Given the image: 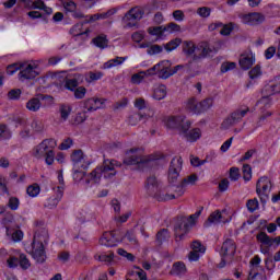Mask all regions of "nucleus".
<instances>
[{"label":"nucleus","instance_id":"obj_1","mask_svg":"<svg viewBox=\"0 0 280 280\" xmlns=\"http://www.w3.org/2000/svg\"><path fill=\"white\" fill-rule=\"evenodd\" d=\"M117 167H121V163L117 160H104L101 166H97L89 175L82 171H74L73 180L81 183L84 189H89L91 183L97 184L105 178H115L117 176Z\"/></svg>","mask_w":280,"mask_h":280},{"label":"nucleus","instance_id":"obj_2","mask_svg":"<svg viewBox=\"0 0 280 280\" xmlns=\"http://www.w3.org/2000/svg\"><path fill=\"white\" fill-rule=\"evenodd\" d=\"M49 240V234L45 228H39L36 230L32 243V255L33 258L38 262H45L47 255L45 254V242Z\"/></svg>","mask_w":280,"mask_h":280},{"label":"nucleus","instance_id":"obj_3","mask_svg":"<svg viewBox=\"0 0 280 280\" xmlns=\"http://www.w3.org/2000/svg\"><path fill=\"white\" fill-rule=\"evenodd\" d=\"M58 142L54 139H45L33 149V156L35 159H45L46 165H54L56 161V147Z\"/></svg>","mask_w":280,"mask_h":280},{"label":"nucleus","instance_id":"obj_4","mask_svg":"<svg viewBox=\"0 0 280 280\" xmlns=\"http://www.w3.org/2000/svg\"><path fill=\"white\" fill-rule=\"evenodd\" d=\"M183 69V65H177L172 68V62L170 60H162L149 69L151 75H158L161 80H167L172 75L178 73Z\"/></svg>","mask_w":280,"mask_h":280},{"label":"nucleus","instance_id":"obj_5","mask_svg":"<svg viewBox=\"0 0 280 280\" xmlns=\"http://www.w3.org/2000/svg\"><path fill=\"white\" fill-rule=\"evenodd\" d=\"M125 165H137L138 170H143L152 163L150 156L145 155L143 149H130L128 155L124 160Z\"/></svg>","mask_w":280,"mask_h":280},{"label":"nucleus","instance_id":"obj_6","mask_svg":"<svg viewBox=\"0 0 280 280\" xmlns=\"http://www.w3.org/2000/svg\"><path fill=\"white\" fill-rule=\"evenodd\" d=\"M198 218H200V211L191 214L189 218H182L178 221V223L175 225L176 242L185 238L189 231H191V226L196 224V220H198Z\"/></svg>","mask_w":280,"mask_h":280},{"label":"nucleus","instance_id":"obj_7","mask_svg":"<svg viewBox=\"0 0 280 280\" xmlns=\"http://www.w3.org/2000/svg\"><path fill=\"white\" fill-rule=\"evenodd\" d=\"M163 122L171 130H179L180 132H187L191 128V120H187L185 115L166 116Z\"/></svg>","mask_w":280,"mask_h":280},{"label":"nucleus","instance_id":"obj_8","mask_svg":"<svg viewBox=\"0 0 280 280\" xmlns=\"http://www.w3.org/2000/svg\"><path fill=\"white\" fill-rule=\"evenodd\" d=\"M257 242H260V253L262 255H270V248H279L280 236L270 237L266 232H259L256 235Z\"/></svg>","mask_w":280,"mask_h":280},{"label":"nucleus","instance_id":"obj_9","mask_svg":"<svg viewBox=\"0 0 280 280\" xmlns=\"http://www.w3.org/2000/svg\"><path fill=\"white\" fill-rule=\"evenodd\" d=\"M143 14H145V11L141 7L131 8L122 18L125 27H139V21L143 19Z\"/></svg>","mask_w":280,"mask_h":280},{"label":"nucleus","instance_id":"obj_10","mask_svg":"<svg viewBox=\"0 0 280 280\" xmlns=\"http://www.w3.org/2000/svg\"><path fill=\"white\" fill-rule=\"evenodd\" d=\"M214 54H218V48L209 44V42H201L197 46V51L192 56L194 62H200L205 58H211Z\"/></svg>","mask_w":280,"mask_h":280},{"label":"nucleus","instance_id":"obj_11","mask_svg":"<svg viewBox=\"0 0 280 280\" xmlns=\"http://www.w3.org/2000/svg\"><path fill=\"white\" fill-rule=\"evenodd\" d=\"M250 108L246 107L245 109H236L233 112L228 118L223 120L221 124V128L223 130H229L231 126H235V124H240L244 117L249 113Z\"/></svg>","mask_w":280,"mask_h":280},{"label":"nucleus","instance_id":"obj_12","mask_svg":"<svg viewBox=\"0 0 280 280\" xmlns=\"http://www.w3.org/2000/svg\"><path fill=\"white\" fill-rule=\"evenodd\" d=\"M270 189H272V182H270V178L262 176L257 180L256 194L259 196L261 202H266L265 198H268Z\"/></svg>","mask_w":280,"mask_h":280},{"label":"nucleus","instance_id":"obj_13","mask_svg":"<svg viewBox=\"0 0 280 280\" xmlns=\"http://www.w3.org/2000/svg\"><path fill=\"white\" fill-rule=\"evenodd\" d=\"M38 68V66L36 65V62H23L20 63V73L19 77L21 80H34V78H36L38 75V72L36 71V69Z\"/></svg>","mask_w":280,"mask_h":280},{"label":"nucleus","instance_id":"obj_14","mask_svg":"<svg viewBox=\"0 0 280 280\" xmlns=\"http://www.w3.org/2000/svg\"><path fill=\"white\" fill-rule=\"evenodd\" d=\"M238 19H241V23L244 25H260V23H264L266 21V15L264 13L259 12H252V13H241L238 15Z\"/></svg>","mask_w":280,"mask_h":280},{"label":"nucleus","instance_id":"obj_15","mask_svg":"<svg viewBox=\"0 0 280 280\" xmlns=\"http://www.w3.org/2000/svg\"><path fill=\"white\" fill-rule=\"evenodd\" d=\"M183 170V158H174L168 168V183H176Z\"/></svg>","mask_w":280,"mask_h":280},{"label":"nucleus","instance_id":"obj_16","mask_svg":"<svg viewBox=\"0 0 280 280\" xmlns=\"http://www.w3.org/2000/svg\"><path fill=\"white\" fill-rule=\"evenodd\" d=\"M63 89L67 91H75L77 86H80L84 82V74L74 73L63 78Z\"/></svg>","mask_w":280,"mask_h":280},{"label":"nucleus","instance_id":"obj_17","mask_svg":"<svg viewBox=\"0 0 280 280\" xmlns=\"http://www.w3.org/2000/svg\"><path fill=\"white\" fill-rule=\"evenodd\" d=\"M62 196H65V187L58 186L56 188V195L48 198L45 201L44 207L46 209H56V207H58V202H60V200H62Z\"/></svg>","mask_w":280,"mask_h":280},{"label":"nucleus","instance_id":"obj_18","mask_svg":"<svg viewBox=\"0 0 280 280\" xmlns=\"http://www.w3.org/2000/svg\"><path fill=\"white\" fill-rule=\"evenodd\" d=\"M237 250V246L235 245V241L228 238L223 242L221 247V255L224 259H233V255Z\"/></svg>","mask_w":280,"mask_h":280},{"label":"nucleus","instance_id":"obj_19","mask_svg":"<svg viewBox=\"0 0 280 280\" xmlns=\"http://www.w3.org/2000/svg\"><path fill=\"white\" fill-rule=\"evenodd\" d=\"M106 104V101L104 98H97L92 97L88 98L83 102V106L89 113H92L93 110H100Z\"/></svg>","mask_w":280,"mask_h":280},{"label":"nucleus","instance_id":"obj_20","mask_svg":"<svg viewBox=\"0 0 280 280\" xmlns=\"http://www.w3.org/2000/svg\"><path fill=\"white\" fill-rule=\"evenodd\" d=\"M119 241L115 237V232H105L100 238L101 246H107L108 248H113V246H117Z\"/></svg>","mask_w":280,"mask_h":280},{"label":"nucleus","instance_id":"obj_21","mask_svg":"<svg viewBox=\"0 0 280 280\" xmlns=\"http://www.w3.org/2000/svg\"><path fill=\"white\" fill-rule=\"evenodd\" d=\"M47 96L39 95L37 97H32L26 102V108L30 110V113H38L40 108H43V103L40 100H46Z\"/></svg>","mask_w":280,"mask_h":280},{"label":"nucleus","instance_id":"obj_22","mask_svg":"<svg viewBox=\"0 0 280 280\" xmlns=\"http://www.w3.org/2000/svg\"><path fill=\"white\" fill-rule=\"evenodd\" d=\"M265 95H277L280 93V75L273 78L264 89Z\"/></svg>","mask_w":280,"mask_h":280},{"label":"nucleus","instance_id":"obj_23","mask_svg":"<svg viewBox=\"0 0 280 280\" xmlns=\"http://www.w3.org/2000/svg\"><path fill=\"white\" fill-rule=\"evenodd\" d=\"M144 188L147 189V194H149V196H154V194L159 191V179H156L155 176L148 177Z\"/></svg>","mask_w":280,"mask_h":280},{"label":"nucleus","instance_id":"obj_24","mask_svg":"<svg viewBox=\"0 0 280 280\" xmlns=\"http://www.w3.org/2000/svg\"><path fill=\"white\" fill-rule=\"evenodd\" d=\"M185 136L186 141L190 143L196 142L198 139L202 137V130L200 128L188 129L186 132H182Z\"/></svg>","mask_w":280,"mask_h":280},{"label":"nucleus","instance_id":"obj_25","mask_svg":"<svg viewBox=\"0 0 280 280\" xmlns=\"http://www.w3.org/2000/svg\"><path fill=\"white\" fill-rule=\"evenodd\" d=\"M186 109L188 113H192V115H200V103H198V100L196 97H190L186 102Z\"/></svg>","mask_w":280,"mask_h":280},{"label":"nucleus","instance_id":"obj_26","mask_svg":"<svg viewBox=\"0 0 280 280\" xmlns=\"http://www.w3.org/2000/svg\"><path fill=\"white\" fill-rule=\"evenodd\" d=\"M5 233H7V237H10V240L12 242H23V237H24V234H23V231L21 230H14V229H11V228H5Z\"/></svg>","mask_w":280,"mask_h":280},{"label":"nucleus","instance_id":"obj_27","mask_svg":"<svg viewBox=\"0 0 280 280\" xmlns=\"http://www.w3.org/2000/svg\"><path fill=\"white\" fill-rule=\"evenodd\" d=\"M93 45L98 49H106L108 47V36L105 34L97 35L92 39Z\"/></svg>","mask_w":280,"mask_h":280},{"label":"nucleus","instance_id":"obj_28","mask_svg":"<svg viewBox=\"0 0 280 280\" xmlns=\"http://www.w3.org/2000/svg\"><path fill=\"white\" fill-rule=\"evenodd\" d=\"M126 60H128V57H116L114 59H109L103 65V69H113L115 67H119L122 62H126Z\"/></svg>","mask_w":280,"mask_h":280},{"label":"nucleus","instance_id":"obj_29","mask_svg":"<svg viewBox=\"0 0 280 280\" xmlns=\"http://www.w3.org/2000/svg\"><path fill=\"white\" fill-rule=\"evenodd\" d=\"M150 69L147 71H140L138 73L132 74L131 77V84H141L145 78L152 77V74L149 73Z\"/></svg>","mask_w":280,"mask_h":280},{"label":"nucleus","instance_id":"obj_30","mask_svg":"<svg viewBox=\"0 0 280 280\" xmlns=\"http://www.w3.org/2000/svg\"><path fill=\"white\" fill-rule=\"evenodd\" d=\"M240 67L243 68L245 71H247V69L252 68L253 65L255 63V58H253V55H247V56H242L240 58Z\"/></svg>","mask_w":280,"mask_h":280},{"label":"nucleus","instance_id":"obj_31","mask_svg":"<svg viewBox=\"0 0 280 280\" xmlns=\"http://www.w3.org/2000/svg\"><path fill=\"white\" fill-rule=\"evenodd\" d=\"M198 49V46L194 44V42H184L183 44V51L186 54V56H191V59L194 60V55L196 54Z\"/></svg>","mask_w":280,"mask_h":280},{"label":"nucleus","instance_id":"obj_32","mask_svg":"<svg viewBox=\"0 0 280 280\" xmlns=\"http://www.w3.org/2000/svg\"><path fill=\"white\" fill-rule=\"evenodd\" d=\"M165 97H167V86L162 84L154 89L153 91L154 100H158L160 102L161 100H165Z\"/></svg>","mask_w":280,"mask_h":280},{"label":"nucleus","instance_id":"obj_33","mask_svg":"<svg viewBox=\"0 0 280 280\" xmlns=\"http://www.w3.org/2000/svg\"><path fill=\"white\" fill-rule=\"evenodd\" d=\"M171 272L172 275H176V277H183V275L187 273V267L184 265V262L178 261L173 265Z\"/></svg>","mask_w":280,"mask_h":280},{"label":"nucleus","instance_id":"obj_34","mask_svg":"<svg viewBox=\"0 0 280 280\" xmlns=\"http://www.w3.org/2000/svg\"><path fill=\"white\" fill-rule=\"evenodd\" d=\"M104 78V72L102 71H90L85 74V82L91 84L93 82H97V80H102Z\"/></svg>","mask_w":280,"mask_h":280},{"label":"nucleus","instance_id":"obj_35","mask_svg":"<svg viewBox=\"0 0 280 280\" xmlns=\"http://www.w3.org/2000/svg\"><path fill=\"white\" fill-rule=\"evenodd\" d=\"M222 218V212L219 210L212 212L206 222V226H209V224H220V222H225Z\"/></svg>","mask_w":280,"mask_h":280},{"label":"nucleus","instance_id":"obj_36","mask_svg":"<svg viewBox=\"0 0 280 280\" xmlns=\"http://www.w3.org/2000/svg\"><path fill=\"white\" fill-rule=\"evenodd\" d=\"M259 264H261V258L259 256L256 255L250 259L252 270L249 272L248 280H253L257 277L258 273L255 272V268H259Z\"/></svg>","mask_w":280,"mask_h":280},{"label":"nucleus","instance_id":"obj_37","mask_svg":"<svg viewBox=\"0 0 280 280\" xmlns=\"http://www.w3.org/2000/svg\"><path fill=\"white\" fill-rule=\"evenodd\" d=\"M30 10H44L45 12H47V14H51V8H47L45 2H43L42 0L33 1Z\"/></svg>","mask_w":280,"mask_h":280},{"label":"nucleus","instance_id":"obj_38","mask_svg":"<svg viewBox=\"0 0 280 280\" xmlns=\"http://www.w3.org/2000/svg\"><path fill=\"white\" fill-rule=\"evenodd\" d=\"M170 230L167 229H162L156 233V243L158 244H163V242H167L170 240Z\"/></svg>","mask_w":280,"mask_h":280},{"label":"nucleus","instance_id":"obj_39","mask_svg":"<svg viewBox=\"0 0 280 280\" xmlns=\"http://www.w3.org/2000/svg\"><path fill=\"white\" fill-rule=\"evenodd\" d=\"M212 106H213V97H208L199 102V108L201 114L207 113V110H209V108H211Z\"/></svg>","mask_w":280,"mask_h":280},{"label":"nucleus","instance_id":"obj_40","mask_svg":"<svg viewBox=\"0 0 280 280\" xmlns=\"http://www.w3.org/2000/svg\"><path fill=\"white\" fill-rule=\"evenodd\" d=\"M19 266L22 268V270H28L32 266V262H30V259L27 258V255L20 254L19 256Z\"/></svg>","mask_w":280,"mask_h":280},{"label":"nucleus","instance_id":"obj_41","mask_svg":"<svg viewBox=\"0 0 280 280\" xmlns=\"http://www.w3.org/2000/svg\"><path fill=\"white\" fill-rule=\"evenodd\" d=\"M71 161L74 165H78L84 161V153L82 150H75L71 154Z\"/></svg>","mask_w":280,"mask_h":280},{"label":"nucleus","instance_id":"obj_42","mask_svg":"<svg viewBox=\"0 0 280 280\" xmlns=\"http://www.w3.org/2000/svg\"><path fill=\"white\" fill-rule=\"evenodd\" d=\"M59 113H60V118L62 119V121H67V119H69V115H71V106L60 105Z\"/></svg>","mask_w":280,"mask_h":280},{"label":"nucleus","instance_id":"obj_43","mask_svg":"<svg viewBox=\"0 0 280 280\" xmlns=\"http://www.w3.org/2000/svg\"><path fill=\"white\" fill-rule=\"evenodd\" d=\"M72 93H73L75 100H84V97H86V88L77 86V88H74Z\"/></svg>","mask_w":280,"mask_h":280},{"label":"nucleus","instance_id":"obj_44","mask_svg":"<svg viewBox=\"0 0 280 280\" xmlns=\"http://www.w3.org/2000/svg\"><path fill=\"white\" fill-rule=\"evenodd\" d=\"M148 34H150V36H161L165 34V26H151L148 28Z\"/></svg>","mask_w":280,"mask_h":280},{"label":"nucleus","instance_id":"obj_45","mask_svg":"<svg viewBox=\"0 0 280 280\" xmlns=\"http://www.w3.org/2000/svg\"><path fill=\"white\" fill-rule=\"evenodd\" d=\"M246 207H247V211H249V213H255V211H257V209H259V201L257 200V198L249 199L246 202Z\"/></svg>","mask_w":280,"mask_h":280},{"label":"nucleus","instance_id":"obj_46","mask_svg":"<svg viewBox=\"0 0 280 280\" xmlns=\"http://www.w3.org/2000/svg\"><path fill=\"white\" fill-rule=\"evenodd\" d=\"M180 43H183V39H180V38L172 39L171 42H168V43L165 45L166 51H174V49H177V48H178V46L180 45Z\"/></svg>","mask_w":280,"mask_h":280},{"label":"nucleus","instance_id":"obj_47","mask_svg":"<svg viewBox=\"0 0 280 280\" xmlns=\"http://www.w3.org/2000/svg\"><path fill=\"white\" fill-rule=\"evenodd\" d=\"M143 117H145L142 114L136 113V114H131L128 118V124L130 126H137L139 124V121H141V119H143Z\"/></svg>","mask_w":280,"mask_h":280},{"label":"nucleus","instance_id":"obj_48","mask_svg":"<svg viewBox=\"0 0 280 280\" xmlns=\"http://www.w3.org/2000/svg\"><path fill=\"white\" fill-rule=\"evenodd\" d=\"M190 248H191V250L201 253L203 255L207 252V247H205V245H202V243L200 241H194L190 245Z\"/></svg>","mask_w":280,"mask_h":280},{"label":"nucleus","instance_id":"obj_49","mask_svg":"<svg viewBox=\"0 0 280 280\" xmlns=\"http://www.w3.org/2000/svg\"><path fill=\"white\" fill-rule=\"evenodd\" d=\"M26 194L31 196V198H36L38 194H40V186L38 184H34L27 187Z\"/></svg>","mask_w":280,"mask_h":280},{"label":"nucleus","instance_id":"obj_50","mask_svg":"<svg viewBox=\"0 0 280 280\" xmlns=\"http://www.w3.org/2000/svg\"><path fill=\"white\" fill-rule=\"evenodd\" d=\"M243 178L246 183L253 178V168L248 164L243 165Z\"/></svg>","mask_w":280,"mask_h":280},{"label":"nucleus","instance_id":"obj_51","mask_svg":"<svg viewBox=\"0 0 280 280\" xmlns=\"http://www.w3.org/2000/svg\"><path fill=\"white\" fill-rule=\"evenodd\" d=\"M8 207L11 211H19V207H21V201L16 197H11L8 201Z\"/></svg>","mask_w":280,"mask_h":280},{"label":"nucleus","instance_id":"obj_52","mask_svg":"<svg viewBox=\"0 0 280 280\" xmlns=\"http://www.w3.org/2000/svg\"><path fill=\"white\" fill-rule=\"evenodd\" d=\"M31 128L33 132H43V130H45V125H43V121L34 119L31 124Z\"/></svg>","mask_w":280,"mask_h":280},{"label":"nucleus","instance_id":"obj_53","mask_svg":"<svg viewBox=\"0 0 280 280\" xmlns=\"http://www.w3.org/2000/svg\"><path fill=\"white\" fill-rule=\"evenodd\" d=\"M164 32H168L170 34H174L176 32H182L180 25L171 22L166 26H164Z\"/></svg>","mask_w":280,"mask_h":280},{"label":"nucleus","instance_id":"obj_54","mask_svg":"<svg viewBox=\"0 0 280 280\" xmlns=\"http://www.w3.org/2000/svg\"><path fill=\"white\" fill-rule=\"evenodd\" d=\"M98 259L104 264H112L113 259H115V253L108 252L107 254L100 255Z\"/></svg>","mask_w":280,"mask_h":280},{"label":"nucleus","instance_id":"obj_55","mask_svg":"<svg viewBox=\"0 0 280 280\" xmlns=\"http://www.w3.org/2000/svg\"><path fill=\"white\" fill-rule=\"evenodd\" d=\"M198 180V175L192 174L189 175L188 177L184 178L182 180L183 187H187V185H196V182Z\"/></svg>","mask_w":280,"mask_h":280},{"label":"nucleus","instance_id":"obj_56","mask_svg":"<svg viewBox=\"0 0 280 280\" xmlns=\"http://www.w3.org/2000/svg\"><path fill=\"white\" fill-rule=\"evenodd\" d=\"M197 14H199V16H201L202 19H209V16H211V8H208V7L198 8Z\"/></svg>","mask_w":280,"mask_h":280},{"label":"nucleus","instance_id":"obj_57","mask_svg":"<svg viewBox=\"0 0 280 280\" xmlns=\"http://www.w3.org/2000/svg\"><path fill=\"white\" fill-rule=\"evenodd\" d=\"M122 240H128L130 244H137V235L135 234V230L127 231Z\"/></svg>","mask_w":280,"mask_h":280},{"label":"nucleus","instance_id":"obj_58","mask_svg":"<svg viewBox=\"0 0 280 280\" xmlns=\"http://www.w3.org/2000/svg\"><path fill=\"white\" fill-rule=\"evenodd\" d=\"M237 65L235 62H223L221 65V73H228V71H233Z\"/></svg>","mask_w":280,"mask_h":280},{"label":"nucleus","instance_id":"obj_59","mask_svg":"<svg viewBox=\"0 0 280 280\" xmlns=\"http://www.w3.org/2000/svg\"><path fill=\"white\" fill-rule=\"evenodd\" d=\"M173 19L178 23H183V21H185V12H183V10H175L173 12Z\"/></svg>","mask_w":280,"mask_h":280},{"label":"nucleus","instance_id":"obj_60","mask_svg":"<svg viewBox=\"0 0 280 280\" xmlns=\"http://www.w3.org/2000/svg\"><path fill=\"white\" fill-rule=\"evenodd\" d=\"M161 51H163V47H161L159 45H152L147 49V54H149V56H154L155 54H161Z\"/></svg>","mask_w":280,"mask_h":280},{"label":"nucleus","instance_id":"obj_61","mask_svg":"<svg viewBox=\"0 0 280 280\" xmlns=\"http://www.w3.org/2000/svg\"><path fill=\"white\" fill-rule=\"evenodd\" d=\"M62 7L65 8L66 12H75L78 4L73 1L63 2Z\"/></svg>","mask_w":280,"mask_h":280},{"label":"nucleus","instance_id":"obj_62","mask_svg":"<svg viewBox=\"0 0 280 280\" xmlns=\"http://www.w3.org/2000/svg\"><path fill=\"white\" fill-rule=\"evenodd\" d=\"M205 254L200 253V252H196L194 249L190 250V253L188 254V259L189 261H198V259H200V257H202Z\"/></svg>","mask_w":280,"mask_h":280},{"label":"nucleus","instance_id":"obj_63","mask_svg":"<svg viewBox=\"0 0 280 280\" xmlns=\"http://www.w3.org/2000/svg\"><path fill=\"white\" fill-rule=\"evenodd\" d=\"M248 73H249V78L252 80H255V78H259V75H261V67L256 66Z\"/></svg>","mask_w":280,"mask_h":280},{"label":"nucleus","instance_id":"obj_64","mask_svg":"<svg viewBox=\"0 0 280 280\" xmlns=\"http://www.w3.org/2000/svg\"><path fill=\"white\" fill-rule=\"evenodd\" d=\"M230 178L231 180H240V168L231 167L230 168Z\"/></svg>","mask_w":280,"mask_h":280}]
</instances>
